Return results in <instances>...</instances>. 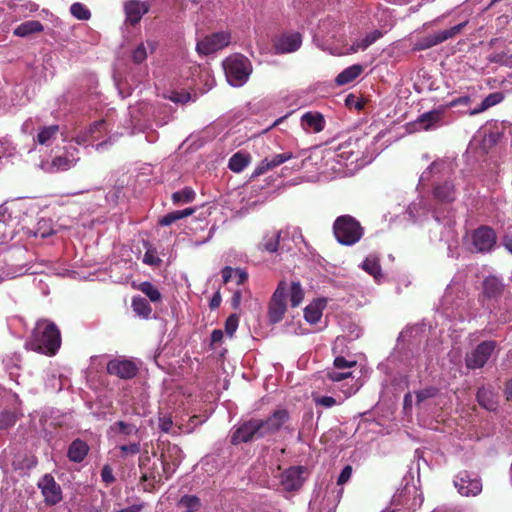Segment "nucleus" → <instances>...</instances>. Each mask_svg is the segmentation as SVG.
I'll use <instances>...</instances> for the list:
<instances>
[{"label": "nucleus", "mask_w": 512, "mask_h": 512, "mask_svg": "<svg viewBox=\"0 0 512 512\" xmlns=\"http://www.w3.org/2000/svg\"><path fill=\"white\" fill-rule=\"evenodd\" d=\"M282 231L278 229H271L264 233L262 241L259 244L261 250L269 253H274L278 250Z\"/></svg>", "instance_id": "nucleus-29"}, {"label": "nucleus", "mask_w": 512, "mask_h": 512, "mask_svg": "<svg viewBox=\"0 0 512 512\" xmlns=\"http://www.w3.org/2000/svg\"><path fill=\"white\" fill-rule=\"evenodd\" d=\"M15 422L16 417L13 413L6 412L0 415V429H7L14 425Z\"/></svg>", "instance_id": "nucleus-59"}, {"label": "nucleus", "mask_w": 512, "mask_h": 512, "mask_svg": "<svg viewBox=\"0 0 512 512\" xmlns=\"http://www.w3.org/2000/svg\"><path fill=\"white\" fill-rule=\"evenodd\" d=\"M195 191L190 187L174 192L172 194V201L174 204H186L190 203L195 199Z\"/></svg>", "instance_id": "nucleus-48"}, {"label": "nucleus", "mask_w": 512, "mask_h": 512, "mask_svg": "<svg viewBox=\"0 0 512 512\" xmlns=\"http://www.w3.org/2000/svg\"><path fill=\"white\" fill-rule=\"evenodd\" d=\"M239 325V317L236 314L230 315L225 321V333L232 337Z\"/></svg>", "instance_id": "nucleus-56"}, {"label": "nucleus", "mask_w": 512, "mask_h": 512, "mask_svg": "<svg viewBox=\"0 0 512 512\" xmlns=\"http://www.w3.org/2000/svg\"><path fill=\"white\" fill-rule=\"evenodd\" d=\"M444 166H445L444 162H433L431 164V166L429 167V169L422 173L420 181L428 180L430 174H432L435 171L440 172L441 170H443Z\"/></svg>", "instance_id": "nucleus-61"}, {"label": "nucleus", "mask_w": 512, "mask_h": 512, "mask_svg": "<svg viewBox=\"0 0 512 512\" xmlns=\"http://www.w3.org/2000/svg\"><path fill=\"white\" fill-rule=\"evenodd\" d=\"M442 122V113L434 110L421 115L418 119V125L424 130H430L438 127Z\"/></svg>", "instance_id": "nucleus-37"}, {"label": "nucleus", "mask_w": 512, "mask_h": 512, "mask_svg": "<svg viewBox=\"0 0 512 512\" xmlns=\"http://www.w3.org/2000/svg\"><path fill=\"white\" fill-rule=\"evenodd\" d=\"M383 36L381 30H374L367 33L362 39H356L353 44L347 49V53H356L359 50H366L369 46L375 43L378 39Z\"/></svg>", "instance_id": "nucleus-30"}, {"label": "nucleus", "mask_w": 512, "mask_h": 512, "mask_svg": "<svg viewBox=\"0 0 512 512\" xmlns=\"http://www.w3.org/2000/svg\"><path fill=\"white\" fill-rule=\"evenodd\" d=\"M110 433L113 436H119L122 440L129 436H137L138 427L133 423L117 421L110 426Z\"/></svg>", "instance_id": "nucleus-31"}, {"label": "nucleus", "mask_w": 512, "mask_h": 512, "mask_svg": "<svg viewBox=\"0 0 512 512\" xmlns=\"http://www.w3.org/2000/svg\"><path fill=\"white\" fill-rule=\"evenodd\" d=\"M250 162V155L245 152H237L229 159V168L236 173L242 172Z\"/></svg>", "instance_id": "nucleus-43"}, {"label": "nucleus", "mask_w": 512, "mask_h": 512, "mask_svg": "<svg viewBox=\"0 0 512 512\" xmlns=\"http://www.w3.org/2000/svg\"><path fill=\"white\" fill-rule=\"evenodd\" d=\"M487 59L491 63H496L512 68V53L509 51L492 53L488 56Z\"/></svg>", "instance_id": "nucleus-49"}, {"label": "nucleus", "mask_w": 512, "mask_h": 512, "mask_svg": "<svg viewBox=\"0 0 512 512\" xmlns=\"http://www.w3.org/2000/svg\"><path fill=\"white\" fill-rule=\"evenodd\" d=\"M223 68L228 83L234 87L244 85L251 73V64L246 57L234 55L223 62Z\"/></svg>", "instance_id": "nucleus-6"}, {"label": "nucleus", "mask_w": 512, "mask_h": 512, "mask_svg": "<svg viewBox=\"0 0 512 512\" xmlns=\"http://www.w3.org/2000/svg\"><path fill=\"white\" fill-rule=\"evenodd\" d=\"M472 244L477 252H488L496 244L494 230L487 226L477 228L472 234Z\"/></svg>", "instance_id": "nucleus-15"}, {"label": "nucleus", "mask_w": 512, "mask_h": 512, "mask_svg": "<svg viewBox=\"0 0 512 512\" xmlns=\"http://www.w3.org/2000/svg\"><path fill=\"white\" fill-rule=\"evenodd\" d=\"M157 48V41L147 39L138 43L131 51V58L134 63L140 64L146 60L149 54L154 53Z\"/></svg>", "instance_id": "nucleus-25"}, {"label": "nucleus", "mask_w": 512, "mask_h": 512, "mask_svg": "<svg viewBox=\"0 0 512 512\" xmlns=\"http://www.w3.org/2000/svg\"><path fill=\"white\" fill-rule=\"evenodd\" d=\"M503 99H504V96L502 93H500V92L491 93L481 102V104L478 107L471 109L469 111V114L470 115L479 114V113L489 109L490 107L499 104L500 102L503 101Z\"/></svg>", "instance_id": "nucleus-41"}, {"label": "nucleus", "mask_w": 512, "mask_h": 512, "mask_svg": "<svg viewBox=\"0 0 512 512\" xmlns=\"http://www.w3.org/2000/svg\"><path fill=\"white\" fill-rule=\"evenodd\" d=\"M44 29L43 25L36 20H28L18 25L13 33L18 37H28L35 33H40Z\"/></svg>", "instance_id": "nucleus-36"}, {"label": "nucleus", "mask_w": 512, "mask_h": 512, "mask_svg": "<svg viewBox=\"0 0 512 512\" xmlns=\"http://www.w3.org/2000/svg\"><path fill=\"white\" fill-rule=\"evenodd\" d=\"M438 392H439V390L436 387H432V386L423 388L419 391H416L415 392L416 405L420 406L426 400L436 397Z\"/></svg>", "instance_id": "nucleus-52"}, {"label": "nucleus", "mask_w": 512, "mask_h": 512, "mask_svg": "<svg viewBox=\"0 0 512 512\" xmlns=\"http://www.w3.org/2000/svg\"><path fill=\"white\" fill-rule=\"evenodd\" d=\"M89 451L88 445L79 439L74 440L68 449V458L76 463L84 460Z\"/></svg>", "instance_id": "nucleus-33"}, {"label": "nucleus", "mask_w": 512, "mask_h": 512, "mask_svg": "<svg viewBox=\"0 0 512 512\" xmlns=\"http://www.w3.org/2000/svg\"><path fill=\"white\" fill-rule=\"evenodd\" d=\"M71 14L79 20H89L91 17L90 10L82 3H73L70 7Z\"/></svg>", "instance_id": "nucleus-53"}, {"label": "nucleus", "mask_w": 512, "mask_h": 512, "mask_svg": "<svg viewBox=\"0 0 512 512\" xmlns=\"http://www.w3.org/2000/svg\"><path fill=\"white\" fill-rule=\"evenodd\" d=\"M158 421H159V428L161 429V431L168 433L171 430V428L173 426V420L169 414L164 413V412H159Z\"/></svg>", "instance_id": "nucleus-58"}, {"label": "nucleus", "mask_w": 512, "mask_h": 512, "mask_svg": "<svg viewBox=\"0 0 512 512\" xmlns=\"http://www.w3.org/2000/svg\"><path fill=\"white\" fill-rule=\"evenodd\" d=\"M360 266L365 272L373 276L376 282L380 283L382 279V269L379 258L376 255L367 256Z\"/></svg>", "instance_id": "nucleus-35"}, {"label": "nucleus", "mask_w": 512, "mask_h": 512, "mask_svg": "<svg viewBox=\"0 0 512 512\" xmlns=\"http://www.w3.org/2000/svg\"><path fill=\"white\" fill-rule=\"evenodd\" d=\"M126 22L134 26L140 22L142 17L150 10L149 1L127 0L124 3Z\"/></svg>", "instance_id": "nucleus-17"}, {"label": "nucleus", "mask_w": 512, "mask_h": 512, "mask_svg": "<svg viewBox=\"0 0 512 512\" xmlns=\"http://www.w3.org/2000/svg\"><path fill=\"white\" fill-rule=\"evenodd\" d=\"M78 160L79 157L75 155L74 152H67L65 155L55 157L51 163H49L47 170L50 172L66 171L73 167Z\"/></svg>", "instance_id": "nucleus-27"}, {"label": "nucleus", "mask_w": 512, "mask_h": 512, "mask_svg": "<svg viewBox=\"0 0 512 512\" xmlns=\"http://www.w3.org/2000/svg\"><path fill=\"white\" fill-rule=\"evenodd\" d=\"M316 405L323 406L325 408H331L334 405L337 404V401L335 398L331 396H321L314 399Z\"/></svg>", "instance_id": "nucleus-62"}, {"label": "nucleus", "mask_w": 512, "mask_h": 512, "mask_svg": "<svg viewBox=\"0 0 512 512\" xmlns=\"http://www.w3.org/2000/svg\"><path fill=\"white\" fill-rule=\"evenodd\" d=\"M230 39L228 32H216L198 41L196 49L200 54L208 55L226 47Z\"/></svg>", "instance_id": "nucleus-11"}, {"label": "nucleus", "mask_w": 512, "mask_h": 512, "mask_svg": "<svg viewBox=\"0 0 512 512\" xmlns=\"http://www.w3.org/2000/svg\"><path fill=\"white\" fill-rule=\"evenodd\" d=\"M179 505L185 508L184 512H198L201 506L199 498L190 495L182 497Z\"/></svg>", "instance_id": "nucleus-51"}, {"label": "nucleus", "mask_w": 512, "mask_h": 512, "mask_svg": "<svg viewBox=\"0 0 512 512\" xmlns=\"http://www.w3.org/2000/svg\"><path fill=\"white\" fill-rule=\"evenodd\" d=\"M423 503L421 492L414 486H406L398 490L392 498V505L415 511Z\"/></svg>", "instance_id": "nucleus-9"}, {"label": "nucleus", "mask_w": 512, "mask_h": 512, "mask_svg": "<svg viewBox=\"0 0 512 512\" xmlns=\"http://www.w3.org/2000/svg\"><path fill=\"white\" fill-rule=\"evenodd\" d=\"M194 212H195L194 208H185L183 210L170 212V213L166 214L165 216H163L159 220V224L161 226H169L172 223L176 222L177 220H180V219H183L185 217L192 215Z\"/></svg>", "instance_id": "nucleus-45"}, {"label": "nucleus", "mask_w": 512, "mask_h": 512, "mask_svg": "<svg viewBox=\"0 0 512 512\" xmlns=\"http://www.w3.org/2000/svg\"><path fill=\"white\" fill-rule=\"evenodd\" d=\"M339 29L340 25L334 19L328 17L322 20L313 36L315 44L323 51L333 53L330 41L336 38Z\"/></svg>", "instance_id": "nucleus-7"}, {"label": "nucleus", "mask_w": 512, "mask_h": 512, "mask_svg": "<svg viewBox=\"0 0 512 512\" xmlns=\"http://www.w3.org/2000/svg\"><path fill=\"white\" fill-rule=\"evenodd\" d=\"M333 232L337 241L346 246L354 245L363 236L362 226L350 215L337 217L333 225Z\"/></svg>", "instance_id": "nucleus-5"}, {"label": "nucleus", "mask_w": 512, "mask_h": 512, "mask_svg": "<svg viewBox=\"0 0 512 512\" xmlns=\"http://www.w3.org/2000/svg\"><path fill=\"white\" fill-rule=\"evenodd\" d=\"M454 486L458 493L466 497H474L481 493V479L468 471L459 472L454 478Z\"/></svg>", "instance_id": "nucleus-8"}, {"label": "nucleus", "mask_w": 512, "mask_h": 512, "mask_svg": "<svg viewBox=\"0 0 512 512\" xmlns=\"http://www.w3.org/2000/svg\"><path fill=\"white\" fill-rule=\"evenodd\" d=\"M467 21H464L462 23H459L449 29H445L442 31L435 32L427 37L424 38L422 47L423 48H430L435 45H438L454 36L459 34L462 29L466 26Z\"/></svg>", "instance_id": "nucleus-24"}, {"label": "nucleus", "mask_w": 512, "mask_h": 512, "mask_svg": "<svg viewBox=\"0 0 512 512\" xmlns=\"http://www.w3.org/2000/svg\"><path fill=\"white\" fill-rule=\"evenodd\" d=\"M363 72V66L360 64H354L347 67L335 78L337 85L342 86L351 83Z\"/></svg>", "instance_id": "nucleus-34"}, {"label": "nucleus", "mask_w": 512, "mask_h": 512, "mask_svg": "<svg viewBox=\"0 0 512 512\" xmlns=\"http://www.w3.org/2000/svg\"><path fill=\"white\" fill-rule=\"evenodd\" d=\"M465 292L460 282L452 280L442 297L439 310L446 316L454 319H463Z\"/></svg>", "instance_id": "nucleus-4"}, {"label": "nucleus", "mask_w": 512, "mask_h": 512, "mask_svg": "<svg viewBox=\"0 0 512 512\" xmlns=\"http://www.w3.org/2000/svg\"><path fill=\"white\" fill-rule=\"evenodd\" d=\"M301 125L306 131L318 133L324 129L325 120L318 112H307L301 117Z\"/></svg>", "instance_id": "nucleus-28"}, {"label": "nucleus", "mask_w": 512, "mask_h": 512, "mask_svg": "<svg viewBox=\"0 0 512 512\" xmlns=\"http://www.w3.org/2000/svg\"><path fill=\"white\" fill-rule=\"evenodd\" d=\"M38 487L47 505H55L62 500L61 487L50 474H45L39 480Z\"/></svg>", "instance_id": "nucleus-14"}, {"label": "nucleus", "mask_w": 512, "mask_h": 512, "mask_svg": "<svg viewBox=\"0 0 512 512\" xmlns=\"http://www.w3.org/2000/svg\"><path fill=\"white\" fill-rule=\"evenodd\" d=\"M356 365V361H348L344 357H336L334 367L327 371V377L333 382H341L347 379L352 380L351 369Z\"/></svg>", "instance_id": "nucleus-20"}, {"label": "nucleus", "mask_w": 512, "mask_h": 512, "mask_svg": "<svg viewBox=\"0 0 512 512\" xmlns=\"http://www.w3.org/2000/svg\"><path fill=\"white\" fill-rule=\"evenodd\" d=\"M143 262L150 266H159L162 261L158 257L157 251L153 248H149L143 256Z\"/></svg>", "instance_id": "nucleus-57"}, {"label": "nucleus", "mask_w": 512, "mask_h": 512, "mask_svg": "<svg viewBox=\"0 0 512 512\" xmlns=\"http://www.w3.org/2000/svg\"><path fill=\"white\" fill-rule=\"evenodd\" d=\"M428 365L429 363L426 359H423V357L418 356L410 360L409 371H415L417 374H420L421 372L426 371L428 369Z\"/></svg>", "instance_id": "nucleus-55"}, {"label": "nucleus", "mask_w": 512, "mask_h": 512, "mask_svg": "<svg viewBox=\"0 0 512 512\" xmlns=\"http://www.w3.org/2000/svg\"><path fill=\"white\" fill-rule=\"evenodd\" d=\"M454 185L450 181L439 183L434 187V196L443 202H451L455 199Z\"/></svg>", "instance_id": "nucleus-38"}, {"label": "nucleus", "mask_w": 512, "mask_h": 512, "mask_svg": "<svg viewBox=\"0 0 512 512\" xmlns=\"http://www.w3.org/2000/svg\"><path fill=\"white\" fill-rule=\"evenodd\" d=\"M428 212L429 208L422 198L418 199V201L411 203L407 209L408 215L414 221H417L421 217L426 216Z\"/></svg>", "instance_id": "nucleus-44"}, {"label": "nucleus", "mask_w": 512, "mask_h": 512, "mask_svg": "<svg viewBox=\"0 0 512 512\" xmlns=\"http://www.w3.org/2000/svg\"><path fill=\"white\" fill-rule=\"evenodd\" d=\"M496 345V342L492 340L481 342L473 351L466 355L465 362L467 368H482L495 351Z\"/></svg>", "instance_id": "nucleus-10"}, {"label": "nucleus", "mask_w": 512, "mask_h": 512, "mask_svg": "<svg viewBox=\"0 0 512 512\" xmlns=\"http://www.w3.org/2000/svg\"><path fill=\"white\" fill-rule=\"evenodd\" d=\"M132 308L136 315L144 319H148L152 313L151 306L142 297H134L132 299Z\"/></svg>", "instance_id": "nucleus-47"}, {"label": "nucleus", "mask_w": 512, "mask_h": 512, "mask_svg": "<svg viewBox=\"0 0 512 512\" xmlns=\"http://www.w3.org/2000/svg\"><path fill=\"white\" fill-rule=\"evenodd\" d=\"M21 132L24 135L32 136L35 148L51 147L58 138L63 135L60 126L57 124H44L38 117H30L21 125Z\"/></svg>", "instance_id": "nucleus-3"}, {"label": "nucleus", "mask_w": 512, "mask_h": 512, "mask_svg": "<svg viewBox=\"0 0 512 512\" xmlns=\"http://www.w3.org/2000/svg\"><path fill=\"white\" fill-rule=\"evenodd\" d=\"M305 469L300 466L290 467L285 470L280 477V485L285 491H296L300 489L304 483Z\"/></svg>", "instance_id": "nucleus-18"}, {"label": "nucleus", "mask_w": 512, "mask_h": 512, "mask_svg": "<svg viewBox=\"0 0 512 512\" xmlns=\"http://www.w3.org/2000/svg\"><path fill=\"white\" fill-rule=\"evenodd\" d=\"M289 419V415L285 410H277L267 420L259 419L260 424V436H266L275 433L284 425Z\"/></svg>", "instance_id": "nucleus-21"}, {"label": "nucleus", "mask_w": 512, "mask_h": 512, "mask_svg": "<svg viewBox=\"0 0 512 512\" xmlns=\"http://www.w3.org/2000/svg\"><path fill=\"white\" fill-rule=\"evenodd\" d=\"M478 403L487 410L493 411L497 407L496 394L488 388H480L477 392Z\"/></svg>", "instance_id": "nucleus-40"}, {"label": "nucleus", "mask_w": 512, "mask_h": 512, "mask_svg": "<svg viewBox=\"0 0 512 512\" xmlns=\"http://www.w3.org/2000/svg\"><path fill=\"white\" fill-rule=\"evenodd\" d=\"M24 274L23 268L0 262V283Z\"/></svg>", "instance_id": "nucleus-46"}, {"label": "nucleus", "mask_w": 512, "mask_h": 512, "mask_svg": "<svg viewBox=\"0 0 512 512\" xmlns=\"http://www.w3.org/2000/svg\"><path fill=\"white\" fill-rule=\"evenodd\" d=\"M351 475H352V468H351V466H349V465L345 466L342 469V471H341V473H340V475L338 477L337 484L338 485L345 484L351 478Z\"/></svg>", "instance_id": "nucleus-63"}, {"label": "nucleus", "mask_w": 512, "mask_h": 512, "mask_svg": "<svg viewBox=\"0 0 512 512\" xmlns=\"http://www.w3.org/2000/svg\"><path fill=\"white\" fill-rule=\"evenodd\" d=\"M503 291V283L495 276H488L483 282L484 296L489 299L499 297Z\"/></svg>", "instance_id": "nucleus-32"}, {"label": "nucleus", "mask_w": 512, "mask_h": 512, "mask_svg": "<svg viewBox=\"0 0 512 512\" xmlns=\"http://www.w3.org/2000/svg\"><path fill=\"white\" fill-rule=\"evenodd\" d=\"M254 436L261 437L259 419H253L243 423L233 433L231 440L233 444H239L252 440Z\"/></svg>", "instance_id": "nucleus-23"}, {"label": "nucleus", "mask_w": 512, "mask_h": 512, "mask_svg": "<svg viewBox=\"0 0 512 512\" xmlns=\"http://www.w3.org/2000/svg\"><path fill=\"white\" fill-rule=\"evenodd\" d=\"M302 44V36L298 32H285L273 40V48L277 54L297 51Z\"/></svg>", "instance_id": "nucleus-12"}, {"label": "nucleus", "mask_w": 512, "mask_h": 512, "mask_svg": "<svg viewBox=\"0 0 512 512\" xmlns=\"http://www.w3.org/2000/svg\"><path fill=\"white\" fill-rule=\"evenodd\" d=\"M107 131L106 120L96 121L93 125L85 130H81L75 136V142L78 145L88 146L98 140L103 133Z\"/></svg>", "instance_id": "nucleus-16"}, {"label": "nucleus", "mask_w": 512, "mask_h": 512, "mask_svg": "<svg viewBox=\"0 0 512 512\" xmlns=\"http://www.w3.org/2000/svg\"><path fill=\"white\" fill-rule=\"evenodd\" d=\"M138 288L143 294H145L150 299V301L155 303L161 301V293L158 290V288L154 286L152 283L147 281L142 282Z\"/></svg>", "instance_id": "nucleus-50"}, {"label": "nucleus", "mask_w": 512, "mask_h": 512, "mask_svg": "<svg viewBox=\"0 0 512 512\" xmlns=\"http://www.w3.org/2000/svg\"><path fill=\"white\" fill-rule=\"evenodd\" d=\"M169 99L175 103H186L190 100V94L172 92V94L169 96Z\"/></svg>", "instance_id": "nucleus-64"}, {"label": "nucleus", "mask_w": 512, "mask_h": 512, "mask_svg": "<svg viewBox=\"0 0 512 512\" xmlns=\"http://www.w3.org/2000/svg\"><path fill=\"white\" fill-rule=\"evenodd\" d=\"M327 304L326 299L318 298L312 301L304 309V318L309 324H316L320 321L323 315V310Z\"/></svg>", "instance_id": "nucleus-26"}, {"label": "nucleus", "mask_w": 512, "mask_h": 512, "mask_svg": "<svg viewBox=\"0 0 512 512\" xmlns=\"http://www.w3.org/2000/svg\"><path fill=\"white\" fill-rule=\"evenodd\" d=\"M333 149V159L340 165H348L358 160V143L355 139H348L347 141L339 144L337 147H331Z\"/></svg>", "instance_id": "nucleus-13"}, {"label": "nucleus", "mask_w": 512, "mask_h": 512, "mask_svg": "<svg viewBox=\"0 0 512 512\" xmlns=\"http://www.w3.org/2000/svg\"><path fill=\"white\" fill-rule=\"evenodd\" d=\"M11 215L6 207L0 206V244L13 238V231L9 228Z\"/></svg>", "instance_id": "nucleus-39"}, {"label": "nucleus", "mask_w": 512, "mask_h": 512, "mask_svg": "<svg viewBox=\"0 0 512 512\" xmlns=\"http://www.w3.org/2000/svg\"><path fill=\"white\" fill-rule=\"evenodd\" d=\"M296 158V155L291 151H285L279 154L272 155L264 158L256 167L253 176H259L272 170L288 160Z\"/></svg>", "instance_id": "nucleus-22"}, {"label": "nucleus", "mask_w": 512, "mask_h": 512, "mask_svg": "<svg viewBox=\"0 0 512 512\" xmlns=\"http://www.w3.org/2000/svg\"><path fill=\"white\" fill-rule=\"evenodd\" d=\"M119 449L124 455H136L140 452V442L136 441L128 445H121Z\"/></svg>", "instance_id": "nucleus-60"}, {"label": "nucleus", "mask_w": 512, "mask_h": 512, "mask_svg": "<svg viewBox=\"0 0 512 512\" xmlns=\"http://www.w3.org/2000/svg\"><path fill=\"white\" fill-rule=\"evenodd\" d=\"M107 371L111 375L118 376L122 379L133 378L138 371V367L132 360L118 358L109 361Z\"/></svg>", "instance_id": "nucleus-19"}, {"label": "nucleus", "mask_w": 512, "mask_h": 512, "mask_svg": "<svg viewBox=\"0 0 512 512\" xmlns=\"http://www.w3.org/2000/svg\"><path fill=\"white\" fill-rule=\"evenodd\" d=\"M54 232L52 228V224L50 220L47 219H41L38 224L35 231V236H39L41 238H46L50 235H52Z\"/></svg>", "instance_id": "nucleus-54"}, {"label": "nucleus", "mask_w": 512, "mask_h": 512, "mask_svg": "<svg viewBox=\"0 0 512 512\" xmlns=\"http://www.w3.org/2000/svg\"><path fill=\"white\" fill-rule=\"evenodd\" d=\"M247 277V273L239 268L225 267L222 270V278L225 283L234 281L237 285H241L246 281Z\"/></svg>", "instance_id": "nucleus-42"}, {"label": "nucleus", "mask_w": 512, "mask_h": 512, "mask_svg": "<svg viewBox=\"0 0 512 512\" xmlns=\"http://www.w3.org/2000/svg\"><path fill=\"white\" fill-rule=\"evenodd\" d=\"M304 298V291L299 282L288 283L281 281L274 291L268 308V317L271 323L280 322L287 310V300L292 307L299 306Z\"/></svg>", "instance_id": "nucleus-1"}, {"label": "nucleus", "mask_w": 512, "mask_h": 512, "mask_svg": "<svg viewBox=\"0 0 512 512\" xmlns=\"http://www.w3.org/2000/svg\"><path fill=\"white\" fill-rule=\"evenodd\" d=\"M61 345L60 331L49 320L43 319L36 323L30 339L25 347L32 351L52 356L55 355Z\"/></svg>", "instance_id": "nucleus-2"}]
</instances>
